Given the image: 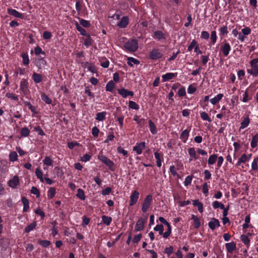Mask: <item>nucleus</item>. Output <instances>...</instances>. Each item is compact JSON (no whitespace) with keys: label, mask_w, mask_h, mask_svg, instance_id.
I'll return each instance as SVG.
<instances>
[{"label":"nucleus","mask_w":258,"mask_h":258,"mask_svg":"<svg viewBox=\"0 0 258 258\" xmlns=\"http://www.w3.org/2000/svg\"><path fill=\"white\" fill-rule=\"evenodd\" d=\"M51 37V33L49 31H45L43 34V37L44 39H50Z\"/></svg>","instance_id":"obj_56"},{"label":"nucleus","mask_w":258,"mask_h":258,"mask_svg":"<svg viewBox=\"0 0 258 258\" xmlns=\"http://www.w3.org/2000/svg\"><path fill=\"white\" fill-rule=\"evenodd\" d=\"M217 159V155L214 154V155H211L208 159V164L209 165H212V164H214L216 162Z\"/></svg>","instance_id":"obj_36"},{"label":"nucleus","mask_w":258,"mask_h":258,"mask_svg":"<svg viewBox=\"0 0 258 258\" xmlns=\"http://www.w3.org/2000/svg\"><path fill=\"white\" fill-rule=\"evenodd\" d=\"M185 90L183 87L180 88L178 91V95L179 97L184 96L185 95Z\"/></svg>","instance_id":"obj_57"},{"label":"nucleus","mask_w":258,"mask_h":258,"mask_svg":"<svg viewBox=\"0 0 258 258\" xmlns=\"http://www.w3.org/2000/svg\"><path fill=\"white\" fill-rule=\"evenodd\" d=\"M249 123V119L248 117L245 118L241 123L240 128H244L248 125Z\"/></svg>","instance_id":"obj_39"},{"label":"nucleus","mask_w":258,"mask_h":258,"mask_svg":"<svg viewBox=\"0 0 258 258\" xmlns=\"http://www.w3.org/2000/svg\"><path fill=\"white\" fill-rule=\"evenodd\" d=\"M220 31L221 34H222V35H225L228 33V31L227 30V26H225L222 27L220 28Z\"/></svg>","instance_id":"obj_64"},{"label":"nucleus","mask_w":258,"mask_h":258,"mask_svg":"<svg viewBox=\"0 0 258 258\" xmlns=\"http://www.w3.org/2000/svg\"><path fill=\"white\" fill-rule=\"evenodd\" d=\"M128 106L131 108L138 110L139 109V105L134 101H130L128 102Z\"/></svg>","instance_id":"obj_48"},{"label":"nucleus","mask_w":258,"mask_h":258,"mask_svg":"<svg viewBox=\"0 0 258 258\" xmlns=\"http://www.w3.org/2000/svg\"><path fill=\"white\" fill-rule=\"evenodd\" d=\"M257 62L258 58L251 60L250 65L252 68L250 70H247L248 73L254 76H257L258 75V65L256 64Z\"/></svg>","instance_id":"obj_1"},{"label":"nucleus","mask_w":258,"mask_h":258,"mask_svg":"<svg viewBox=\"0 0 258 258\" xmlns=\"http://www.w3.org/2000/svg\"><path fill=\"white\" fill-rule=\"evenodd\" d=\"M208 225L209 227L213 230L215 229L216 227L220 226L219 220L214 218L211 219V221L209 222Z\"/></svg>","instance_id":"obj_11"},{"label":"nucleus","mask_w":258,"mask_h":258,"mask_svg":"<svg viewBox=\"0 0 258 258\" xmlns=\"http://www.w3.org/2000/svg\"><path fill=\"white\" fill-rule=\"evenodd\" d=\"M17 154L16 152H12L9 155L10 160L14 162L17 160Z\"/></svg>","instance_id":"obj_42"},{"label":"nucleus","mask_w":258,"mask_h":258,"mask_svg":"<svg viewBox=\"0 0 258 258\" xmlns=\"http://www.w3.org/2000/svg\"><path fill=\"white\" fill-rule=\"evenodd\" d=\"M32 79L35 83H39L42 81V76L40 74H37L36 73H33L32 75Z\"/></svg>","instance_id":"obj_18"},{"label":"nucleus","mask_w":258,"mask_h":258,"mask_svg":"<svg viewBox=\"0 0 258 258\" xmlns=\"http://www.w3.org/2000/svg\"><path fill=\"white\" fill-rule=\"evenodd\" d=\"M192 180V177L190 176H187L185 179V181L184 182V185L185 186H187L188 185L190 184L191 183Z\"/></svg>","instance_id":"obj_58"},{"label":"nucleus","mask_w":258,"mask_h":258,"mask_svg":"<svg viewBox=\"0 0 258 258\" xmlns=\"http://www.w3.org/2000/svg\"><path fill=\"white\" fill-rule=\"evenodd\" d=\"M22 201L24 205L23 211L27 212L29 208V201L25 197H22Z\"/></svg>","instance_id":"obj_21"},{"label":"nucleus","mask_w":258,"mask_h":258,"mask_svg":"<svg viewBox=\"0 0 258 258\" xmlns=\"http://www.w3.org/2000/svg\"><path fill=\"white\" fill-rule=\"evenodd\" d=\"M201 117L204 120H207L209 122L212 121V120L208 116V114L205 112L201 113Z\"/></svg>","instance_id":"obj_44"},{"label":"nucleus","mask_w":258,"mask_h":258,"mask_svg":"<svg viewBox=\"0 0 258 258\" xmlns=\"http://www.w3.org/2000/svg\"><path fill=\"white\" fill-rule=\"evenodd\" d=\"M189 136V131L185 130L183 131L180 136V138L184 142H185Z\"/></svg>","instance_id":"obj_22"},{"label":"nucleus","mask_w":258,"mask_h":258,"mask_svg":"<svg viewBox=\"0 0 258 258\" xmlns=\"http://www.w3.org/2000/svg\"><path fill=\"white\" fill-rule=\"evenodd\" d=\"M39 243L44 247H46L50 244V242L46 240H40Z\"/></svg>","instance_id":"obj_49"},{"label":"nucleus","mask_w":258,"mask_h":258,"mask_svg":"<svg viewBox=\"0 0 258 258\" xmlns=\"http://www.w3.org/2000/svg\"><path fill=\"white\" fill-rule=\"evenodd\" d=\"M48 193V196L49 197L50 199H52L55 196V188L54 187H50Z\"/></svg>","instance_id":"obj_53"},{"label":"nucleus","mask_w":258,"mask_h":258,"mask_svg":"<svg viewBox=\"0 0 258 258\" xmlns=\"http://www.w3.org/2000/svg\"><path fill=\"white\" fill-rule=\"evenodd\" d=\"M154 230L156 231H159V233L160 235H162L163 234L164 231V227L162 224H158L156 225V227H154Z\"/></svg>","instance_id":"obj_35"},{"label":"nucleus","mask_w":258,"mask_h":258,"mask_svg":"<svg viewBox=\"0 0 258 258\" xmlns=\"http://www.w3.org/2000/svg\"><path fill=\"white\" fill-rule=\"evenodd\" d=\"M21 56L23 58V64L24 65H28L29 63V59L28 54L25 52H23L21 54Z\"/></svg>","instance_id":"obj_31"},{"label":"nucleus","mask_w":258,"mask_h":258,"mask_svg":"<svg viewBox=\"0 0 258 258\" xmlns=\"http://www.w3.org/2000/svg\"><path fill=\"white\" fill-rule=\"evenodd\" d=\"M188 154H189L190 157H194L195 159H198V157L196 156V152L195 148H189L188 149Z\"/></svg>","instance_id":"obj_50"},{"label":"nucleus","mask_w":258,"mask_h":258,"mask_svg":"<svg viewBox=\"0 0 258 258\" xmlns=\"http://www.w3.org/2000/svg\"><path fill=\"white\" fill-rule=\"evenodd\" d=\"M225 247L227 251L229 253H232L236 248V244L234 242L226 243Z\"/></svg>","instance_id":"obj_14"},{"label":"nucleus","mask_w":258,"mask_h":258,"mask_svg":"<svg viewBox=\"0 0 258 258\" xmlns=\"http://www.w3.org/2000/svg\"><path fill=\"white\" fill-rule=\"evenodd\" d=\"M201 37L205 39H208L209 38V34L207 31H203L201 33Z\"/></svg>","instance_id":"obj_62"},{"label":"nucleus","mask_w":258,"mask_h":258,"mask_svg":"<svg viewBox=\"0 0 258 258\" xmlns=\"http://www.w3.org/2000/svg\"><path fill=\"white\" fill-rule=\"evenodd\" d=\"M31 192L32 194L35 195L37 198L40 196V192L36 187L33 186L31 189Z\"/></svg>","instance_id":"obj_51"},{"label":"nucleus","mask_w":258,"mask_h":258,"mask_svg":"<svg viewBox=\"0 0 258 258\" xmlns=\"http://www.w3.org/2000/svg\"><path fill=\"white\" fill-rule=\"evenodd\" d=\"M128 24V18L127 16L123 17L121 20L118 23L117 26L119 28H125Z\"/></svg>","instance_id":"obj_13"},{"label":"nucleus","mask_w":258,"mask_h":258,"mask_svg":"<svg viewBox=\"0 0 258 258\" xmlns=\"http://www.w3.org/2000/svg\"><path fill=\"white\" fill-rule=\"evenodd\" d=\"M19 184V177L15 175L12 179L9 181V186L13 188H16L17 186Z\"/></svg>","instance_id":"obj_9"},{"label":"nucleus","mask_w":258,"mask_h":258,"mask_svg":"<svg viewBox=\"0 0 258 258\" xmlns=\"http://www.w3.org/2000/svg\"><path fill=\"white\" fill-rule=\"evenodd\" d=\"M20 89L24 94H27L28 92V82L26 80L23 79L20 83Z\"/></svg>","instance_id":"obj_7"},{"label":"nucleus","mask_w":258,"mask_h":258,"mask_svg":"<svg viewBox=\"0 0 258 258\" xmlns=\"http://www.w3.org/2000/svg\"><path fill=\"white\" fill-rule=\"evenodd\" d=\"M152 201V196L151 195H149L146 197L142 208V210L143 212L145 213L147 211L151 205Z\"/></svg>","instance_id":"obj_3"},{"label":"nucleus","mask_w":258,"mask_h":258,"mask_svg":"<svg viewBox=\"0 0 258 258\" xmlns=\"http://www.w3.org/2000/svg\"><path fill=\"white\" fill-rule=\"evenodd\" d=\"M149 125L151 132L154 135L156 134L157 131L156 130V126L154 123L151 120H149Z\"/></svg>","instance_id":"obj_20"},{"label":"nucleus","mask_w":258,"mask_h":258,"mask_svg":"<svg viewBox=\"0 0 258 258\" xmlns=\"http://www.w3.org/2000/svg\"><path fill=\"white\" fill-rule=\"evenodd\" d=\"M230 49H231V47H230V45L227 43H225L221 47V50L223 52V53L225 56H227L228 55Z\"/></svg>","instance_id":"obj_16"},{"label":"nucleus","mask_w":258,"mask_h":258,"mask_svg":"<svg viewBox=\"0 0 258 258\" xmlns=\"http://www.w3.org/2000/svg\"><path fill=\"white\" fill-rule=\"evenodd\" d=\"M141 237H142L141 234H139L136 235L133 239V243H138L140 240Z\"/></svg>","instance_id":"obj_60"},{"label":"nucleus","mask_w":258,"mask_h":258,"mask_svg":"<svg viewBox=\"0 0 258 258\" xmlns=\"http://www.w3.org/2000/svg\"><path fill=\"white\" fill-rule=\"evenodd\" d=\"M210 38L212 43L215 44L217 40L216 32L215 31H212Z\"/></svg>","instance_id":"obj_52"},{"label":"nucleus","mask_w":258,"mask_h":258,"mask_svg":"<svg viewBox=\"0 0 258 258\" xmlns=\"http://www.w3.org/2000/svg\"><path fill=\"white\" fill-rule=\"evenodd\" d=\"M80 24L84 27L88 28L91 25L90 22L88 21L85 20L83 19L79 18Z\"/></svg>","instance_id":"obj_28"},{"label":"nucleus","mask_w":258,"mask_h":258,"mask_svg":"<svg viewBox=\"0 0 258 258\" xmlns=\"http://www.w3.org/2000/svg\"><path fill=\"white\" fill-rule=\"evenodd\" d=\"M36 226V222L35 221L31 223L30 224L26 227L25 231L26 233H29L32 230H33Z\"/></svg>","instance_id":"obj_23"},{"label":"nucleus","mask_w":258,"mask_h":258,"mask_svg":"<svg viewBox=\"0 0 258 258\" xmlns=\"http://www.w3.org/2000/svg\"><path fill=\"white\" fill-rule=\"evenodd\" d=\"M248 160L247 157L245 154H243L241 157L239 159L237 166H239L241 163H245Z\"/></svg>","instance_id":"obj_37"},{"label":"nucleus","mask_w":258,"mask_h":258,"mask_svg":"<svg viewBox=\"0 0 258 258\" xmlns=\"http://www.w3.org/2000/svg\"><path fill=\"white\" fill-rule=\"evenodd\" d=\"M75 24L76 29L80 32L82 35L86 36L89 35V34L86 32V30L83 28L77 22H76Z\"/></svg>","instance_id":"obj_17"},{"label":"nucleus","mask_w":258,"mask_h":258,"mask_svg":"<svg viewBox=\"0 0 258 258\" xmlns=\"http://www.w3.org/2000/svg\"><path fill=\"white\" fill-rule=\"evenodd\" d=\"M127 64L132 67L133 66V64L132 63H134V64H139V61H138L137 59L133 58V57H128L127 58Z\"/></svg>","instance_id":"obj_41"},{"label":"nucleus","mask_w":258,"mask_h":258,"mask_svg":"<svg viewBox=\"0 0 258 258\" xmlns=\"http://www.w3.org/2000/svg\"><path fill=\"white\" fill-rule=\"evenodd\" d=\"M175 76L173 73H167L162 76V80L163 82H166L168 80L172 79Z\"/></svg>","instance_id":"obj_26"},{"label":"nucleus","mask_w":258,"mask_h":258,"mask_svg":"<svg viewBox=\"0 0 258 258\" xmlns=\"http://www.w3.org/2000/svg\"><path fill=\"white\" fill-rule=\"evenodd\" d=\"M29 133L30 131L27 127H24L22 128L21 134L22 136L25 137H28L29 135Z\"/></svg>","instance_id":"obj_45"},{"label":"nucleus","mask_w":258,"mask_h":258,"mask_svg":"<svg viewBox=\"0 0 258 258\" xmlns=\"http://www.w3.org/2000/svg\"><path fill=\"white\" fill-rule=\"evenodd\" d=\"M223 97V94H219L216 96L215 97L211 99L210 100V101L212 104L215 105L217 102H218Z\"/></svg>","instance_id":"obj_24"},{"label":"nucleus","mask_w":258,"mask_h":258,"mask_svg":"<svg viewBox=\"0 0 258 258\" xmlns=\"http://www.w3.org/2000/svg\"><path fill=\"white\" fill-rule=\"evenodd\" d=\"M258 143V134H256L253 136L251 141V146L252 148H254L257 146Z\"/></svg>","instance_id":"obj_25"},{"label":"nucleus","mask_w":258,"mask_h":258,"mask_svg":"<svg viewBox=\"0 0 258 258\" xmlns=\"http://www.w3.org/2000/svg\"><path fill=\"white\" fill-rule=\"evenodd\" d=\"M98 159L101 161L103 163L106 164L109 168H111L113 166V162L111 161L109 158L104 155H99Z\"/></svg>","instance_id":"obj_5"},{"label":"nucleus","mask_w":258,"mask_h":258,"mask_svg":"<svg viewBox=\"0 0 258 258\" xmlns=\"http://www.w3.org/2000/svg\"><path fill=\"white\" fill-rule=\"evenodd\" d=\"M8 13L9 15H13L15 17H16V18H21V19L24 18L23 14L19 13V12H18L17 11H16V10H14V9H8Z\"/></svg>","instance_id":"obj_12"},{"label":"nucleus","mask_w":258,"mask_h":258,"mask_svg":"<svg viewBox=\"0 0 258 258\" xmlns=\"http://www.w3.org/2000/svg\"><path fill=\"white\" fill-rule=\"evenodd\" d=\"M35 131L38 132V134L39 135L43 136L45 135L44 132L43 130L41 128V127L39 126H37L34 127Z\"/></svg>","instance_id":"obj_61"},{"label":"nucleus","mask_w":258,"mask_h":258,"mask_svg":"<svg viewBox=\"0 0 258 258\" xmlns=\"http://www.w3.org/2000/svg\"><path fill=\"white\" fill-rule=\"evenodd\" d=\"M139 192L137 190H134L130 197V206L134 205L139 199Z\"/></svg>","instance_id":"obj_6"},{"label":"nucleus","mask_w":258,"mask_h":258,"mask_svg":"<svg viewBox=\"0 0 258 258\" xmlns=\"http://www.w3.org/2000/svg\"><path fill=\"white\" fill-rule=\"evenodd\" d=\"M162 56V53L157 49H153L150 54V57L152 59H157L161 58Z\"/></svg>","instance_id":"obj_8"},{"label":"nucleus","mask_w":258,"mask_h":258,"mask_svg":"<svg viewBox=\"0 0 258 258\" xmlns=\"http://www.w3.org/2000/svg\"><path fill=\"white\" fill-rule=\"evenodd\" d=\"M154 37L159 40L164 38L163 33L161 31H155L154 33Z\"/></svg>","instance_id":"obj_34"},{"label":"nucleus","mask_w":258,"mask_h":258,"mask_svg":"<svg viewBox=\"0 0 258 258\" xmlns=\"http://www.w3.org/2000/svg\"><path fill=\"white\" fill-rule=\"evenodd\" d=\"M114 86L115 85L113 82L112 81H110L106 84V90L107 91L111 92L114 88Z\"/></svg>","instance_id":"obj_33"},{"label":"nucleus","mask_w":258,"mask_h":258,"mask_svg":"<svg viewBox=\"0 0 258 258\" xmlns=\"http://www.w3.org/2000/svg\"><path fill=\"white\" fill-rule=\"evenodd\" d=\"M43 163L45 165H51L52 163V160L49 157H46L43 160Z\"/></svg>","instance_id":"obj_55"},{"label":"nucleus","mask_w":258,"mask_h":258,"mask_svg":"<svg viewBox=\"0 0 258 258\" xmlns=\"http://www.w3.org/2000/svg\"><path fill=\"white\" fill-rule=\"evenodd\" d=\"M78 192L77 194V196L81 200H84L85 199L84 192L83 190L81 188H79L77 190Z\"/></svg>","instance_id":"obj_40"},{"label":"nucleus","mask_w":258,"mask_h":258,"mask_svg":"<svg viewBox=\"0 0 258 258\" xmlns=\"http://www.w3.org/2000/svg\"><path fill=\"white\" fill-rule=\"evenodd\" d=\"M35 213L39 215L42 219H43L45 217V213L40 209H37L35 211Z\"/></svg>","instance_id":"obj_59"},{"label":"nucleus","mask_w":258,"mask_h":258,"mask_svg":"<svg viewBox=\"0 0 258 258\" xmlns=\"http://www.w3.org/2000/svg\"><path fill=\"white\" fill-rule=\"evenodd\" d=\"M124 47L128 51L134 52L138 49V44L136 40H131L125 44Z\"/></svg>","instance_id":"obj_2"},{"label":"nucleus","mask_w":258,"mask_h":258,"mask_svg":"<svg viewBox=\"0 0 258 258\" xmlns=\"http://www.w3.org/2000/svg\"><path fill=\"white\" fill-rule=\"evenodd\" d=\"M168 226V228H167V231H166L165 233H163V234H162L165 238H168L170 236L171 232V227L170 225Z\"/></svg>","instance_id":"obj_54"},{"label":"nucleus","mask_w":258,"mask_h":258,"mask_svg":"<svg viewBox=\"0 0 258 258\" xmlns=\"http://www.w3.org/2000/svg\"><path fill=\"white\" fill-rule=\"evenodd\" d=\"M42 100L47 104H51L52 102L51 99L45 93H43L41 95Z\"/></svg>","instance_id":"obj_29"},{"label":"nucleus","mask_w":258,"mask_h":258,"mask_svg":"<svg viewBox=\"0 0 258 258\" xmlns=\"http://www.w3.org/2000/svg\"><path fill=\"white\" fill-rule=\"evenodd\" d=\"M154 155H155V158L156 159V160H157L156 161L157 165L158 167H160L161 166V160L160 159V154L159 153H158L157 152H156L154 153Z\"/></svg>","instance_id":"obj_46"},{"label":"nucleus","mask_w":258,"mask_h":258,"mask_svg":"<svg viewBox=\"0 0 258 258\" xmlns=\"http://www.w3.org/2000/svg\"><path fill=\"white\" fill-rule=\"evenodd\" d=\"M102 222L108 226L110 225L112 221V218L110 217L106 216L105 215H103L102 216Z\"/></svg>","instance_id":"obj_27"},{"label":"nucleus","mask_w":258,"mask_h":258,"mask_svg":"<svg viewBox=\"0 0 258 258\" xmlns=\"http://www.w3.org/2000/svg\"><path fill=\"white\" fill-rule=\"evenodd\" d=\"M35 173L37 177L43 182L44 181V179L43 178V173L42 171L39 168H37L36 170Z\"/></svg>","instance_id":"obj_32"},{"label":"nucleus","mask_w":258,"mask_h":258,"mask_svg":"<svg viewBox=\"0 0 258 258\" xmlns=\"http://www.w3.org/2000/svg\"><path fill=\"white\" fill-rule=\"evenodd\" d=\"M106 112H99L96 114V119L99 121H102L105 118Z\"/></svg>","instance_id":"obj_30"},{"label":"nucleus","mask_w":258,"mask_h":258,"mask_svg":"<svg viewBox=\"0 0 258 258\" xmlns=\"http://www.w3.org/2000/svg\"><path fill=\"white\" fill-rule=\"evenodd\" d=\"M145 148V143L142 142L139 144H137L136 146H135L133 150L136 151L138 154H141L143 150Z\"/></svg>","instance_id":"obj_10"},{"label":"nucleus","mask_w":258,"mask_h":258,"mask_svg":"<svg viewBox=\"0 0 258 258\" xmlns=\"http://www.w3.org/2000/svg\"><path fill=\"white\" fill-rule=\"evenodd\" d=\"M241 240L246 245H248L250 242V240L248 236L245 235H242L240 237Z\"/></svg>","instance_id":"obj_47"},{"label":"nucleus","mask_w":258,"mask_h":258,"mask_svg":"<svg viewBox=\"0 0 258 258\" xmlns=\"http://www.w3.org/2000/svg\"><path fill=\"white\" fill-rule=\"evenodd\" d=\"M147 219H140L137 222L135 226V231H141L144 228V225L146 222Z\"/></svg>","instance_id":"obj_4"},{"label":"nucleus","mask_w":258,"mask_h":258,"mask_svg":"<svg viewBox=\"0 0 258 258\" xmlns=\"http://www.w3.org/2000/svg\"><path fill=\"white\" fill-rule=\"evenodd\" d=\"M191 219H192L194 220V224L195 228L196 229L199 228L201 226V223H200L199 218L197 216H196L194 215H192Z\"/></svg>","instance_id":"obj_19"},{"label":"nucleus","mask_w":258,"mask_h":258,"mask_svg":"<svg viewBox=\"0 0 258 258\" xmlns=\"http://www.w3.org/2000/svg\"><path fill=\"white\" fill-rule=\"evenodd\" d=\"M35 63L39 69L44 67L46 64V61L42 58H38L36 59Z\"/></svg>","instance_id":"obj_15"},{"label":"nucleus","mask_w":258,"mask_h":258,"mask_svg":"<svg viewBox=\"0 0 258 258\" xmlns=\"http://www.w3.org/2000/svg\"><path fill=\"white\" fill-rule=\"evenodd\" d=\"M99 132V129L96 126L93 127V128H92V135L94 137H97L98 136Z\"/></svg>","instance_id":"obj_63"},{"label":"nucleus","mask_w":258,"mask_h":258,"mask_svg":"<svg viewBox=\"0 0 258 258\" xmlns=\"http://www.w3.org/2000/svg\"><path fill=\"white\" fill-rule=\"evenodd\" d=\"M118 93L123 98H126L127 96V90L124 88L118 90Z\"/></svg>","instance_id":"obj_43"},{"label":"nucleus","mask_w":258,"mask_h":258,"mask_svg":"<svg viewBox=\"0 0 258 258\" xmlns=\"http://www.w3.org/2000/svg\"><path fill=\"white\" fill-rule=\"evenodd\" d=\"M101 66L104 68H107L109 64V61L108 60L106 59L105 58H102L101 60Z\"/></svg>","instance_id":"obj_38"}]
</instances>
